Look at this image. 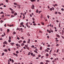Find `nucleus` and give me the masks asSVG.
Masks as SVG:
<instances>
[{
  "instance_id": "5fc2aeb1",
  "label": "nucleus",
  "mask_w": 64,
  "mask_h": 64,
  "mask_svg": "<svg viewBox=\"0 0 64 64\" xmlns=\"http://www.w3.org/2000/svg\"><path fill=\"white\" fill-rule=\"evenodd\" d=\"M58 13L59 14H61V13H60V12H58Z\"/></svg>"
},
{
  "instance_id": "aec40b11",
  "label": "nucleus",
  "mask_w": 64,
  "mask_h": 64,
  "mask_svg": "<svg viewBox=\"0 0 64 64\" xmlns=\"http://www.w3.org/2000/svg\"><path fill=\"white\" fill-rule=\"evenodd\" d=\"M41 23L43 25H44V23H43V22H41Z\"/></svg>"
},
{
  "instance_id": "9b49d317",
  "label": "nucleus",
  "mask_w": 64,
  "mask_h": 64,
  "mask_svg": "<svg viewBox=\"0 0 64 64\" xmlns=\"http://www.w3.org/2000/svg\"><path fill=\"white\" fill-rule=\"evenodd\" d=\"M13 34L14 35H15V34H16V32H13Z\"/></svg>"
},
{
  "instance_id": "6ab92c4d",
  "label": "nucleus",
  "mask_w": 64,
  "mask_h": 64,
  "mask_svg": "<svg viewBox=\"0 0 64 64\" xmlns=\"http://www.w3.org/2000/svg\"><path fill=\"white\" fill-rule=\"evenodd\" d=\"M0 14H4V13L3 12H2L0 13Z\"/></svg>"
},
{
  "instance_id": "b1692460",
  "label": "nucleus",
  "mask_w": 64,
  "mask_h": 64,
  "mask_svg": "<svg viewBox=\"0 0 64 64\" xmlns=\"http://www.w3.org/2000/svg\"><path fill=\"white\" fill-rule=\"evenodd\" d=\"M36 12L37 13H38V10H37L36 11Z\"/></svg>"
},
{
  "instance_id": "2f4dec72",
  "label": "nucleus",
  "mask_w": 64,
  "mask_h": 64,
  "mask_svg": "<svg viewBox=\"0 0 64 64\" xmlns=\"http://www.w3.org/2000/svg\"><path fill=\"white\" fill-rule=\"evenodd\" d=\"M30 54H31V55L32 56H33V53H31Z\"/></svg>"
},
{
  "instance_id": "09e8293b",
  "label": "nucleus",
  "mask_w": 64,
  "mask_h": 64,
  "mask_svg": "<svg viewBox=\"0 0 64 64\" xmlns=\"http://www.w3.org/2000/svg\"><path fill=\"white\" fill-rule=\"evenodd\" d=\"M55 14H57V12H56L55 13Z\"/></svg>"
},
{
  "instance_id": "13d9d810",
  "label": "nucleus",
  "mask_w": 64,
  "mask_h": 64,
  "mask_svg": "<svg viewBox=\"0 0 64 64\" xmlns=\"http://www.w3.org/2000/svg\"><path fill=\"white\" fill-rule=\"evenodd\" d=\"M48 32L49 33H51V31H50V30H49Z\"/></svg>"
},
{
  "instance_id": "423d86ee",
  "label": "nucleus",
  "mask_w": 64,
  "mask_h": 64,
  "mask_svg": "<svg viewBox=\"0 0 64 64\" xmlns=\"http://www.w3.org/2000/svg\"><path fill=\"white\" fill-rule=\"evenodd\" d=\"M21 42H22V40H20L18 41V43H21Z\"/></svg>"
},
{
  "instance_id": "7ed1b4c3",
  "label": "nucleus",
  "mask_w": 64,
  "mask_h": 64,
  "mask_svg": "<svg viewBox=\"0 0 64 64\" xmlns=\"http://www.w3.org/2000/svg\"><path fill=\"white\" fill-rule=\"evenodd\" d=\"M12 14H13V13H14V12H15V11L13 10H12Z\"/></svg>"
},
{
  "instance_id": "680f3d73",
  "label": "nucleus",
  "mask_w": 64,
  "mask_h": 64,
  "mask_svg": "<svg viewBox=\"0 0 64 64\" xmlns=\"http://www.w3.org/2000/svg\"><path fill=\"white\" fill-rule=\"evenodd\" d=\"M8 42H11V40H8Z\"/></svg>"
},
{
  "instance_id": "1a4fd4ad",
  "label": "nucleus",
  "mask_w": 64,
  "mask_h": 64,
  "mask_svg": "<svg viewBox=\"0 0 64 64\" xmlns=\"http://www.w3.org/2000/svg\"><path fill=\"white\" fill-rule=\"evenodd\" d=\"M45 51H46V52H49V50H48L47 49H46Z\"/></svg>"
},
{
  "instance_id": "58836bf2",
  "label": "nucleus",
  "mask_w": 64,
  "mask_h": 64,
  "mask_svg": "<svg viewBox=\"0 0 64 64\" xmlns=\"http://www.w3.org/2000/svg\"><path fill=\"white\" fill-rule=\"evenodd\" d=\"M8 51H10L11 50H10V48H8Z\"/></svg>"
},
{
  "instance_id": "6e6d98bb",
  "label": "nucleus",
  "mask_w": 64,
  "mask_h": 64,
  "mask_svg": "<svg viewBox=\"0 0 64 64\" xmlns=\"http://www.w3.org/2000/svg\"><path fill=\"white\" fill-rule=\"evenodd\" d=\"M11 16L12 17H14V16L13 15H12Z\"/></svg>"
},
{
  "instance_id": "a19ab883",
  "label": "nucleus",
  "mask_w": 64,
  "mask_h": 64,
  "mask_svg": "<svg viewBox=\"0 0 64 64\" xmlns=\"http://www.w3.org/2000/svg\"><path fill=\"white\" fill-rule=\"evenodd\" d=\"M50 46H50V45H49V44H48V47H50Z\"/></svg>"
},
{
  "instance_id": "4468645a",
  "label": "nucleus",
  "mask_w": 64,
  "mask_h": 64,
  "mask_svg": "<svg viewBox=\"0 0 64 64\" xmlns=\"http://www.w3.org/2000/svg\"><path fill=\"white\" fill-rule=\"evenodd\" d=\"M4 51L5 52H7V50L6 49L4 50Z\"/></svg>"
},
{
  "instance_id": "f704fd0d",
  "label": "nucleus",
  "mask_w": 64,
  "mask_h": 64,
  "mask_svg": "<svg viewBox=\"0 0 64 64\" xmlns=\"http://www.w3.org/2000/svg\"><path fill=\"white\" fill-rule=\"evenodd\" d=\"M40 64H44V63H43L42 62H41L40 63Z\"/></svg>"
},
{
  "instance_id": "ddd939ff",
  "label": "nucleus",
  "mask_w": 64,
  "mask_h": 64,
  "mask_svg": "<svg viewBox=\"0 0 64 64\" xmlns=\"http://www.w3.org/2000/svg\"><path fill=\"white\" fill-rule=\"evenodd\" d=\"M9 31H10V30L9 29H7V33H8L9 32Z\"/></svg>"
},
{
  "instance_id": "864d4df0",
  "label": "nucleus",
  "mask_w": 64,
  "mask_h": 64,
  "mask_svg": "<svg viewBox=\"0 0 64 64\" xmlns=\"http://www.w3.org/2000/svg\"><path fill=\"white\" fill-rule=\"evenodd\" d=\"M28 22L26 23V25H28Z\"/></svg>"
},
{
  "instance_id": "de8ad7c7",
  "label": "nucleus",
  "mask_w": 64,
  "mask_h": 64,
  "mask_svg": "<svg viewBox=\"0 0 64 64\" xmlns=\"http://www.w3.org/2000/svg\"><path fill=\"white\" fill-rule=\"evenodd\" d=\"M12 63H13L14 62V60H12Z\"/></svg>"
},
{
  "instance_id": "e2e57ef3",
  "label": "nucleus",
  "mask_w": 64,
  "mask_h": 64,
  "mask_svg": "<svg viewBox=\"0 0 64 64\" xmlns=\"http://www.w3.org/2000/svg\"><path fill=\"white\" fill-rule=\"evenodd\" d=\"M59 46V44H57L56 45V46Z\"/></svg>"
},
{
  "instance_id": "c9c22d12",
  "label": "nucleus",
  "mask_w": 64,
  "mask_h": 64,
  "mask_svg": "<svg viewBox=\"0 0 64 64\" xmlns=\"http://www.w3.org/2000/svg\"><path fill=\"white\" fill-rule=\"evenodd\" d=\"M23 43H26V41H24L23 42Z\"/></svg>"
},
{
  "instance_id": "8fccbe9b",
  "label": "nucleus",
  "mask_w": 64,
  "mask_h": 64,
  "mask_svg": "<svg viewBox=\"0 0 64 64\" xmlns=\"http://www.w3.org/2000/svg\"><path fill=\"white\" fill-rule=\"evenodd\" d=\"M4 21H3L2 20H1V23H3Z\"/></svg>"
},
{
  "instance_id": "0e129e2a",
  "label": "nucleus",
  "mask_w": 64,
  "mask_h": 64,
  "mask_svg": "<svg viewBox=\"0 0 64 64\" xmlns=\"http://www.w3.org/2000/svg\"><path fill=\"white\" fill-rule=\"evenodd\" d=\"M62 33H64V30H62Z\"/></svg>"
},
{
  "instance_id": "5701e85b",
  "label": "nucleus",
  "mask_w": 64,
  "mask_h": 64,
  "mask_svg": "<svg viewBox=\"0 0 64 64\" xmlns=\"http://www.w3.org/2000/svg\"><path fill=\"white\" fill-rule=\"evenodd\" d=\"M25 47H26V48H27V47H28V45H25Z\"/></svg>"
},
{
  "instance_id": "412c9836",
  "label": "nucleus",
  "mask_w": 64,
  "mask_h": 64,
  "mask_svg": "<svg viewBox=\"0 0 64 64\" xmlns=\"http://www.w3.org/2000/svg\"><path fill=\"white\" fill-rule=\"evenodd\" d=\"M34 52H35L36 53L38 54V52H37L36 51V50H34Z\"/></svg>"
},
{
  "instance_id": "3c124183",
  "label": "nucleus",
  "mask_w": 64,
  "mask_h": 64,
  "mask_svg": "<svg viewBox=\"0 0 64 64\" xmlns=\"http://www.w3.org/2000/svg\"><path fill=\"white\" fill-rule=\"evenodd\" d=\"M30 17H32V14H30Z\"/></svg>"
},
{
  "instance_id": "9d476101",
  "label": "nucleus",
  "mask_w": 64,
  "mask_h": 64,
  "mask_svg": "<svg viewBox=\"0 0 64 64\" xmlns=\"http://www.w3.org/2000/svg\"><path fill=\"white\" fill-rule=\"evenodd\" d=\"M46 56L48 57V56H49V54H46Z\"/></svg>"
},
{
  "instance_id": "bb28decb",
  "label": "nucleus",
  "mask_w": 64,
  "mask_h": 64,
  "mask_svg": "<svg viewBox=\"0 0 64 64\" xmlns=\"http://www.w3.org/2000/svg\"><path fill=\"white\" fill-rule=\"evenodd\" d=\"M16 53H17V54H18V53H19V52L18 51H16Z\"/></svg>"
},
{
  "instance_id": "4d7b16f0",
  "label": "nucleus",
  "mask_w": 64,
  "mask_h": 64,
  "mask_svg": "<svg viewBox=\"0 0 64 64\" xmlns=\"http://www.w3.org/2000/svg\"><path fill=\"white\" fill-rule=\"evenodd\" d=\"M32 20H33V21H34L35 19H34V18H32Z\"/></svg>"
},
{
  "instance_id": "72a5a7b5",
  "label": "nucleus",
  "mask_w": 64,
  "mask_h": 64,
  "mask_svg": "<svg viewBox=\"0 0 64 64\" xmlns=\"http://www.w3.org/2000/svg\"><path fill=\"white\" fill-rule=\"evenodd\" d=\"M50 30L51 32H52V33H53V30H52L51 29H50Z\"/></svg>"
},
{
  "instance_id": "7c9ffc66",
  "label": "nucleus",
  "mask_w": 64,
  "mask_h": 64,
  "mask_svg": "<svg viewBox=\"0 0 64 64\" xmlns=\"http://www.w3.org/2000/svg\"><path fill=\"white\" fill-rule=\"evenodd\" d=\"M0 30H1V31H2V28H1L0 29Z\"/></svg>"
},
{
  "instance_id": "774afa93",
  "label": "nucleus",
  "mask_w": 64,
  "mask_h": 64,
  "mask_svg": "<svg viewBox=\"0 0 64 64\" xmlns=\"http://www.w3.org/2000/svg\"><path fill=\"white\" fill-rule=\"evenodd\" d=\"M35 56V54H33L32 55V56Z\"/></svg>"
},
{
  "instance_id": "f03ea898",
  "label": "nucleus",
  "mask_w": 64,
  "mask_h": 64,
  "mask_svg": "<svg viewBox=\"0 0 64 64\" xmlns=\"http://www.w3.org/2000/svg\"><path fill=\"white\" fill-rule=\"evenodd\" d=\"M3 44H6V45H7V42H6V41H5L3 43Z\"/></svg>"
},
{
  "instance_id": "393cba45",
  "label": "nucleus",
  "mask_w": 64,
  "mask_h": 64,
  "mask_svg": "<svg viewBox=\"0 0 64 64\" xmlns=\"http://www.w3.org/2000/svg\"><path fill=\"white\" fill-rule=\"evenodd\" d=\"M6 1L7 3H8V0H6Z\"/></svg>"
},
{
  "instance_id": "f3484780",
  "label": "nucleus",
  "mask_w": 64,
  "mask_h": 64,
  "mask_svg": "<svg viewBox=\"0 0 64 64\" xmlns=\"http://www.w3.org/2000/svg\"><path fill=\"white\" fill-rule=\"evenodd\" d=\"M50 11H52V10H53V9L52 8H51L50 9Z\"/></svg>"
},
{
  "instance_id": "c85d7f7f",
  "label": "nucleus",
  "mask_w": 64,
  "mask_h": 64,
  "mask_svg": "<svg viewBox=\"0 0 64 64\" xmlns=\"http://www.w3.org/2000/svg\"><path fill=\"white\" fill-rule=\"evenodd\" d=\"M4 55V53H3L2 54V56H3V55Z\"/></svg>"
},
{
  "instance_id": "c756f323",
  "label": "nucleus",
  "mask_w": 64,
  "mask_h": 64,
  "mask_svg": "<svg viewBox=\"0 0 64 64\" xmlns=\"http://www.w3.org/2000/svg\"><path fill=\"white\" fill-rule=\"evenodd\" d=\"M31 47H32V48H34V46L33 45L32 46H31Z\"/></svg>"
},
{
  "instance_id": "4be33fe9",
  "label": "nucleus",
  "mask_w": 64,
  "mask_h": 64,
  "mask_svg": "<svg viewBox=\"0 0 64 64\" xmlns=\"http://www.w3.org/2000/svg\"><path fill=\"white\" fill-rule=\"evenodd\" d=\"M42 49V46H40V50H41Z\"/></svg>"
},
{
  "instance_id": "69168bd1",
  "label": "nucleus",
  "mask_w": 64,
  "mask_h": 64,
  "mask_svg": "<svg viewBox=\"0 0 64 64\" xmlns=\"http://www.w3.org/2000/svg\"><path fill=\"white\" fill-rule=\"evenodd\" d=\"M62 38H63V39H64V36H62Z\"/></svg>"
},
{
  "instance_id": "0eeeda50",
  "label": "nucleus",
  "mask_w": 64,
  "mask_h": 64,
  "mask_svg": "<svg viewBox=\"0 0 64 64\" xmlns=\"http://www.w3.org/2000/svg\"><path fill=\"white\" fill-rule=\"evenodd\" d=\"M56 36L57 37H58V38L60 37V36L58 34H56Z\"/></svg>"
},
{
  "instance_id": "79ce46f5",
  "label": "nucleus",
  "mask_w": 64,
  "mask_h": 64,
  "mask_svg": "<svg viewBox=\"0 0 64 64\" xmlns=\"http://www.w3.org/2000/svg\"><path fill=\"white\" fill-rule=\"evenodd\" d=\"M48 17V19H49V18H50V17H49V16L48 15L47 16Z\"/></svg>"
},
{
  "instance_id": "20e7f679",
  "label": "nucleus",
  "mask_w": 64,
  "mask_h": 64,
  "mask_svg": "<svg viewBox=\"0 0 64 64\" xmlns=\"http://www.w3.org/2000/svg\"><path fill=\"white\" fill-rule=\"evenodd\" d=\"M23 24H24V23H23V22H21L20 24V25L22 26V25H23Z\"/></svg>"
},
{
  "instance_id": "052dcab7",
  "label": "nucleus",
  "mask_w": 64,
  "mask_h": 64,
  "mask_svg": "<svg viewBox=\"0 0 64 64\" xmlns=\"http://www.w3.org/2000/svg\"><path fill=\"white\" fill-rule=\"evenodd\" d=\"M47 37L48 38H49V36H47Z\"/></svg>"
},
{
  "instance_id": "49530a36",
  "label": "nucleus",
  "mask_w": 64,
  "mask_h": 64,
  "mask_svg": "<svg viewBox=\"0 0 64 64\" xmlns=\"http://www.w3.org/2000/svg\"><path fill=\"white\" fill-rule=\"evenodd\" d=\"M14 15H17V13H14Z\"/></svg>"
},
{
  "instance_id": "603ef678",
  "label": "nucleus",
  "mask_w": 64,
  "mask_h": 64,
  "mask_svg": "<svg viewBox=\"0 0 64 64\" xmlns=\"http://www.w3.org/2000/svg\"><path fill=\"white\" fill-rule=\"evenodd\" d=\"M61 10H62V11H64V9L63 8H62L61 9Z\"/></svg>"
},
{
  "instance_id": "a878e982",
  "label": "nucleus",
  "mask_w": 64,
  "mask_h": 64,
  "mask_svg": "<svg viewBox=\"0 0 64 64\" xmlns=\"http://www.w3.org/2000/svg\"><path fill=\"white\" fill-rule=\"evenodd\" d=\"M16 45L17 46H18L19 45V44H16Z\"/></svg>"
},
{
  "instance_id": "4c0bfd02",
  "label": "nucleus",
  "mask_w": 64,
  "mask_h": 64,
  "mask_svg": "<svg viewBox=\"0 0 64 64\" xmlns=\"http://www.w3.org/2000/svg\"><path fill=\"white\" fill-rule=\"evenodd\" d=\"M38 57H41V55H40V54H39L38 56Z\"/></svg>"
},
{
  "instance_id": "a18cd8bd",
  "label": "nucleus",
  "mask_w": 64,
  "mask_h": 64,
  "mask_svg": "<svg viewBox=\"0 0 64 64\" xmlns=\"http://www.w3.org/2000/svg\"><path fill=\"white\" fill-rule=\"evenodd\" d=\"M10 10H11V11H12V10H13V9H12V8H10Z\"/></svg>"
},
{
  "instance_id": "e433bc0d",
  "label": "nucleus",
  "mask_w": 64,
  "mask_h": 64,
  "mask_svg": "<svg viewBox=\"0 0 64 64\" xmlns=\"http://www.w3.org/2000/svg\"><path fill=\"white\" fill-rule=\"evenodd\" d=\"M17 39H18V40H19L20 39V38H19L18 37H17Z\"/></svg>"
},
{
  "instance_id": "ea45409f",
  "label": "nucleus",
  "mask_w": 64,
  "mask_h": 64,
  "mask_svg": "<svg viewBox=\"0 0 64 64\" xmlns=\"http://www.w3.org/2000/svg\"><path fill=\"white\" fill-rule=\"evenodd\" d=\"M9 39H10V40H11V37H10V36L9 37Z\"/></svg>"
},
{
  "instance_id": "f257e3e1",
  "label": "nucleus",
  "mask_w": 64,
  "mask_h": 64,
  "mask_svg": "<svg viewBox=\"0 0 64 64\" xmlns=\"http://www.w3.org/2000/svg\"><path fill=\"white\" fill-rule=\"evenodd\" d=\"M31 8L32 9H34V6L32 5V6H31Z\"/></svg>"
},
{
  "instance_id": "37998d69",
  "label": "nucleus",
  "mask_w": 64,
  "mask_h": 64,
  "mask_svg": "<svg viewBox=\"0 0 64 64\" xmlns=\"http://www.w3.org/2000/svg\"><path fill=\"white\" fill-rule=\"evenodd\" d=\"M26 48V49H28V50H29V48L28 47Z\"/></svg>"
},
{
  "instance_id": "c03bdc74",
  "label": "nucleus",
  "mask_w": 64,
  "mask_h": 64,
  "mask_svg": "<svg viewBox=\"0 0 64 64\" xmlns=\"http://www.w3.org/2000/svg\"><path fill=\"white\" fill-rule=\"evenodd\" d=\"M20 30L21 31H22V30H23V28H20Z\"/></svg>"
},
{
  "instance_id": "a211bd4d",
  "label": "nucleus",
  "mask_w": 64,
  "mask_h": 64,
  "mask_svg": "<svg viewBox=\"0 0 64 64\" xmlns=\"http://www.w3.org/2000/svg\"><path fill=\"white\" fill-rule=\"evenodd\" d=\"M46 62H50L49 61L47 60H46Z\"/></svg>"
},
{
  "instance_id": "bf43d9fd",
  "label": "nucleus",
  "mask_w": 64,
  "mask_h": 64,
  "mask_svg": "<svg viewBox=\"0 0 64 64\" xmlns=\"http://www.w3.org/2000/svg\"><path fill=\"white\" fill-rule=\"evenodd\" d=\"M0 40H3V38H0Z\"/></svg>"
},
{
  "instance_id": "f8f14e48",
  "label": "nucleus",
  "mask_w": 64,
  "mask_h": 64,
  "mask_svg": "<svg viewBox=\"0 0 64 64\" xmlns=\"http://www.w3.org/2000/svg\"><path fill=\"white\" fill-rule=\"evenodd\" d=\"M30 53H31V52H28V55H30Z\"/></svg>"
},
{
  "instance_id": "6e6552de",
  "label": "nucleus",
  "mask_w": 64,
  "mask_h": 64,
  "mask_svg": "<svg viewBox=\"0 0 64 64\" xmlns=\"http://www.w3.org/2000/svg\"><path fill=\"white\" fill-rule=\"evenodd\" d=\"M24 45H25V44L24 43H22L21 44V46H24Z\"/></svg>"
},
{
  "instance_id": "2eb2a0df",
  "label": "nucleus",
  "mask_w": 64,
  "mask_h": 64,
  "mask_svg": "<svg viewBox=\"0 0 64 64\" xmlns=\"http://www.w3.org/2000/svg\"><path fill=\"white\" fill-rule=\"evenodd\" d=\"M31 2H34V1H35V0H30Z\"/></svg>"
},
{
  "instance_id": "473e14b6",
  "label": "nucleus",
  "mask_w": 64,
  "mask_h": 64,
  "mask_svg": "<svg viewBox=\"0 0 64 64\" xmlns=\"http://www.w3.org/2000/svg\"><path fill=\"white\" fill-rule=\"evenodd\" d=\"M59 51V49H58L57 50V52H56V53H58V51Z\"/></svg>"
},
{
  "instance_id": "cd10ccee",
  "label": "nucleus",
  "mask_w": 64,
  "mask_h": 64,
  "mask_svg": "<svg viewBox=\"0 0 64 64\" xmlns=\"http://www.w3.org/2000/svg\"><path fill=\"white\" fill-rule=\"evenodd\" d=\"M21 38H22V39L23 40H24V38L23 37H21Z\"/></svg>"
},
{
  "instance_id": "338daca9",
  "label": "nucleus",
  "mask_w": 64,
  "mask_h": 64,
  "mask_svg": "<svg viewBox=\"0 0 64 64\" xmlns=\"http://www.w3.org/2000/svg\"><path fill=\"white\" fill-rule=\"evenodd\" d=\"M10 61H11V60H12L11 59V58H10Z\"/></svg>"
},
{
  "instance_id": "39448f33",
  "label": "nucleus",
  "mask_w": 64,
  "mask_h": 64,
  "mask_svg": "<svg viewBox=\"0 0 64 64\" xmlns=\"http://www.w3.org/2000/svg\"><path fill=\"white\" fill-rule=\"evenodd\" d=\"M11 45H12V46H13L14 44V43H10Z\"/></svg>"
},
{
  "instance_id": "dca6fc26",
  "label": "nucleus",
  "mask_w": 64,
  "mask_h": 64,
  "mask_svg": "<svg viewBox=\"0 0 64 64\" xmlns=\"http://www.w3.org/2000/svg\"><path fill=\"white\" fill-rule=\"evenodd\" d=\"M14 5H17V3H16V2H14Z\"/></svg>"
}]
</instances>
